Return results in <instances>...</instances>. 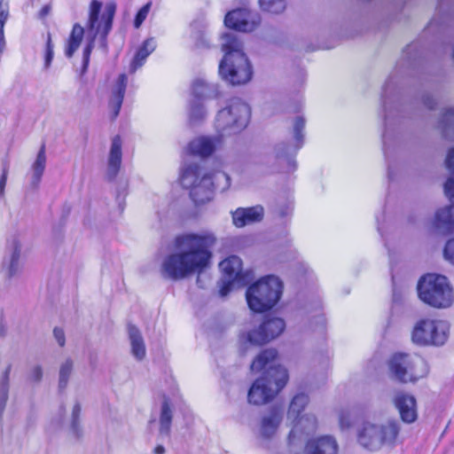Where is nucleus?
I'll list each match as a JSON object with an SVG mask.
<instances>
[{
    "label": "nucleus",
    "mask_w": 454,
    "mask_h": 454,
    "mask_svg": "<svg viewBox=\"0 0 454 454\" xmlns=\"http://www.w3.org/2000/svg\"><path fill=\"white\" fill-rule=\"evenodd\" d=\"M216 238L210 231L184 233L175 239L176 250L167 255L161 263V275L171 280H181L200 274L210 263V248Z\"/></svg>",
    "instance_id": "obj_1"
},
{
    "label": "nucleus",
    "mask_w": 454,
    "mask_h": 454,
    "mask_svg": "<svg viewBox=\"0 0 454 454\" xmlns=\"http://www.w3.org/2000/svg\"><path fill=\"white\" fill-rule=\"evenodd\" d=\"M127 82L128 78L126 74H121L112 87L109 105L113 111L114 117H116L121 110L126 91Z\"/></svg>",
    "instance_id": "obj_24"
},
{
    "label": "nucleus",
    "mask_w": 454,
    "mask_h": 454,
    "mask_svg": "<svg viewBox=\"0 0 454 454\" xmlns=\"http://www.w3.org/2000/svg\"><path fill=\"white\" fill-rule=\"evenodd\" d=\"M295 420L288 435V444L294 452L302 448L305 439L315 433L317 427V421L313 414L302 415Z\"/></svg>",
    "instance_id": "obj_16"
},
{
    "label": "nucleus",
    "mask_w": 454,
    "mask_h": 454,
    "mask_svg": "<svg viewBox=\"0 0 454 454\" xmlns=\"http://www.w3.org/2000/svg\"><path fill=\"white\" fill-rule=\"evenodd\" d=\"M309 403V396L304 393L297 394L291 401L288 419H296Z\"/></svg>",
    "instance_id": "obj_31"
},
{
    "label": "nucleus",
    "mask_w": 454,
    "mask_h": 454,
    "mask_svg": "<svg viewBox=\"0 0 454 454\" xmlns=\"http://www.w3.org/2000/svg\"><path fill=\"white\" fill-rule=\"evenodd\" d=\"M285 328L286 323L282 318H267L259 327L242 333L240 335V340L252 345H263L278 337L284 332Z\"/></svg>",
    "instance_id": "obj_13"
},
{
    "label": "nucleus",
    "mask_w": 454,
    "mask_h": 454,
    "mask_svg": "<svg viewBox=\"0 0 454 454\" xmlns=\"http://www.w3.org/2000/svg\"><path fill=\"white\" fill-rule=\"evenodd\" d=\"M49 12V7L48 6H44L42 10H41V16H44V15H47Z\"/></svg>",
    "instance_id": "obj_48"
},
{
    "label": "nucleus",
    "mask_w": 454,
    "mask_h": 454,
    "mask_svg": "<svg viewBox=\"0 0 454 454\" xmlns=\"http://www.w3.org/2000/svg\"><path fill=\"white\" fill-rule=\"evenodd\" d=\"M450 325L446 321L423 318L415 323L411 330V341L421 347H440L449 338Z\"/></svg>",
    "instance_id": "obj_11"
},
{
    "label": "nucleus",
    "mask_w": 454,
    "mask_h": 454,
    "mask_svg": "<svg viewBox=\"0 0 454 454\" xmlns=\"http://www.w3.org/2000/svg\"><path fill=\"white\" fill-rule=\"evenodd\" d=\"M12 365L9 364L3 372L0 383V413L4 411L6 402L8 400L9 393V376L11 373Z\"/></svg>",
    "instance_id": "obj_33"
},
{
    "label": "nucleus",
    "mask_w": 454,
    "mask_h": 454,
    "mask_svg": "<svg viewBox=\"0 0 454 454\" xmlns=\"http://www.w3.org/2000/svg\"><path fill=\"white\" fill-rule=\"evenodd\" d=\"M283 293V282L274 275L261 278L251 285L246 293L249 309L262 313L272 309L280 300Z\"/></svg>",
    "instance_id": "obj_6"
},
{
    "label": "nucleus",
    "mask_w": 454,
    "mask_h": 454,
    "mask_svg": "<svg viewBox=\"0 0 454 454\" xmlns=\"http://www.w3.org/2000/svg\"><path fill=\"white\" fill-rule=\"evenodd\" d=\"M224 56L219 64L221 77L232 85L244 84L252 77L251 64L243 51V45L234 33H226L222 37Z\"/></svg>",
    "instance_id": "obj_4"
},
{
    "label": "nucleus",
    "mask_w": 454,
    "mask_h": 454,
    "mask_svg": "<svg viewBox=\"0 0 454 454\" xmlns=\"http://www.w3.org/2000/svg\"><path fill=\"white\" fill-rule=\"evenodd\" d=\"M156 41L151 37L144 41L129 66V72L135 73L145 62L147 57L156 49Z\"/></svg>",
    "instance_id": "obj_27"
},
{
    "label": "nucleus",
    "mask_w": 454,
    "mask_h": 454,
    "mask_svg": "<svg viewBox=\"0 0 454 454\" xmlns=\"http://www.w3.org/2000/svg\"><path fill=\"white\" fill-rule=\"evenodd\" d=\"M249 118V106L240 98H234L229 100L225 107L218 111L215 128L222 137L235 135L247 126Z\"/></svg>",
    "instance_id": "obj_8"
},
{
    "label": "nucleus",
    "mask_w": 454,
    "mask_h": 454,
    "mask_svg": "<svg viewBox=\"0 0 454 454\" xmlns=\"http://www.w3.org/2000/svg\"><path fill=\"white\" fill-rule=\"evenodd\" d=\"M53 59V44L51 42V35H47L46 51L44 56V68L48 69Z\"/></svg>",
    "instance_id": "obj_42"
},
{
    "label": "nucleus",
    "mask_w": 454,
    "mask_h": 454,
    "mask_svg": "<svg viewBox=\"0 0 454 454\" xmlns=\"http://www.w3.org/2000/svg\"><path fill=\"white\" fill-rule=\"evenodd\" d=\"M444 258L450 263L454 264V239H450L444 248Z\"/></svg>",
    "instance_id": "obj_43"
},
{
    "label": "nucleus",
    "mask_w": 454,
    "mask_h": 454,
    "mask_svg": "<svg viewBox=\"0 0 454 454\" xmlns=\"http://www.w3.org/2000/svg\"><path fill=\"white\" fill-rule=\"evenodd\" d=\"M440 127L446 136L450 132L454 133V108L445 111L440 121Z\"/></svg>",
    "instance_id": "obj_37"
},
{
    "label": "nucleus",
    "mask_w": 454,
    "mask_h": 454,
    "mask_svg": "<svg viewBox=\"0 0 454 454\" xmlns=\"http://www.w3.org/2000/svg\"><path fill=\"white\" fill-rule=\"evenodd\" d=\"M101 7L102 4L98 0H93L90 5L89 21L87 25V37L89 39V43L83 50L84 68H86L89 64L90 55L94 47V41L96 37L100 36L105 40L112 28L116 9L115 4H107L106 13H104L99 19L98 15Z\"/></svg>",
    "instance_id": "obj_9"
},
{
    "label": "nucleus",
    "mask_w": 454,
    "mask_h": 454,
    "mask_svg": "<svg viewBox=\"0 0 454 454\" xmlns=\"http://www.w3.org/2000/svg\"><path fill=\"white\" fill-rule=\"evenodd\" d=\"M74 362L72 359H66L59 367V388L60 390L66 389L67 387L69 379L73 372Z\"/></svg>",
    "instance_id": "obj_32"
},
{
    "label": "nucleus",
    "mask_w": 454,
    "mask_h": 454,
    "mask_svg": "<svg viewBox=\"0 0 454 454\" xmlns=\"http://www.w3.org/2000/svg\"><path fill=\"white\" fill-rule=\"evenodd\" d=\"M53 335H54V338L57 340L58 344L60 347H63L65 345V341H66L64 331L60 328L56 327L53 330Z\"/></svg>",
    "instance_id": "obj_44"
},
{
    "label": "nucleus",
    "mask_w": 454,
    "mask_h": 454,
    "mask_svg": "<svg viewBox=\"0 0 454 454\" xmlns=\"http://www.w3.org/2000/svg\"><path fill=\"white\" fill-rule=\"evenodd\" d=\"M232 223L238 228L261 222L264 210L262 206L239 207L232 213Z\"/></svg>",
    "instance_id": "obj_18"
},
{
    "label": "nucleus",
    "mask_w": 454,
    "mask_h": 454,
    "mask_svg": "<svg viewBox=\"0 0 454 454\" xmlns=\"http://www.w3.org/2000/svg\"><path fill=\"white\" fill-rule=\"evenodd\" d=\"M84 35V28L79 24H75L73 27L67 47L66 49V55L71 58L75 51L79 48L81 42Z\"/></svg>",
    "instance_id": "obj_30"
},
{
    "label": "nucleus",
    "mask_w": 454,
    "mask_h": 454,
    "mask_svg": "<svg viewBox=\"0 0 454 454\" xmlns=\"http://www.w3.org/2000/svg\"><path fill=\"white\" fill-rule=\"evenodd\" d=\"M121 140L119 137H114L107 159L106 177L108 180H114L117 176L121 165Z\"/></svg>",
    "instance_id": "obj_21"
},
{
    "label": "nucleus",
    "mask_w": 454,
    "mask_h": 454,
    "mask_svg": "<svg viewBox=\"0 0 454 454\" xmlns=\"http://www.w3.org/2000/svg\"><path fill=\"white\" fill-rule=\"evenodd\" d=\"M23 241L19 234L10 237L7 241L6 253L2 262V270L8 278L17 276L21 271V251Z\"/></svg>",
    "instance_id": "obj_17"
},
{
    "label": "nucleus",
    "mask_w": 454,
    "mask_h": 454,
    "mask_svg": "<svg viewBox=\"0 0 454 454\" xmlns=\"http://www.w3.org/2000/svg\"><path fill=\"white\" fill-rule=\"evenodd\" d=\"M394 403L403 422L412 423L417 419L416 401L412 395L397 393L394 398Z\"/></svg>",
    "instance_id": "obj_20"
},
{
    "label": "nucleus",
    "mask_w": 454,
    "mask_h": 454,
    "mask_svg": "<svg viewBox=\"0 0 454 454\" xmlns=\"http://www.w3.org/2000/svg\"><path fill=\"white\" fill-rule=\"evenodd\" d=\"M192 92L193 98L197 100L214 98L219 94L217 85L209 83L203 78L194 80L192 86Z\"/></svg>",
    "instance_id": "obj_26"
},
{
    "label": "nucleus",
    "mask_w": 454,
    "mask_h": 454,
    "mask_svg": "<svg viewBox=\"0 0 454 454\" xmlns=\"http://www.w3.org/2000/svg\"><path fill=\"white\" fill-rule=\"evenodd\" d=\"M425 104L427 106L428 108H433L434 107V104L431 101L427 100V99L425 101Z\"/></svg>",
    "instance_id": "obj_49"
},
{
    "label": "nucleus",
    "mask_w": 454,
    "mask_h": 454,
    "mask_svg": "<svg viewBox=\"0 0 454 454\" xmlns=\"http://www.w3.org/2000/svg\"><path fill=\"white\" fill-rule=\"evenodd\" d=\"M219 143L218 137H200L189 144V151L194 155L207 157L214 153Z\"/></svg>",
    "instance_id": "obj_23"
},
{
    "label": "nucleus",
    "mask_w": 454,
    "mask_h": 454,
    "mask_svg": "<svg viewBox=\"0 0 454 454\" xmlns=\"http://www.w3.org/2000/svg\"><path fill=\"white\" fill-rule=\"evenodd\" d=\"M338 450L335 438L325 435L309 440L305 446V454H338Z\"/></svg>",
    "instance_id": "obj_19"
},
{
    "label": "nucleus",
    "mask_w": 454,
    "mask_h": 454,
    "mask_svg": "<svg viewBox=\"0 0 454 454\" xmlns=\"http://www.w3.org/2000/svg\"><path fill=\"white\" fill-rule=\"evenodd\" d=\"M305 127V120L298 116L296 117L294 124V136L295 140L297 141V148H300L302 145L303 134L301 133Z\"/></svg>",
    "instance_id": "obj_39"
},
{
    "label": "nucleus",
    "mask_w": 454,
    "mask_h": 454,
    "mask_svg": "<svg viewBox=\"0 0 454 454\" xmlns=\"http://www.w3.org/2000/svg\"><path fill=\"white\" fill-rule=\"evenodd\" d=\"M283 419V411L278 407H272L261 420L260 434L265 438L271 437L279 427Z\"/></svg>",
    "instance_id": "obj_22"
},
{
    "label": "nucleus",
    "mask_w": 454,
    "mask_h": 454,
    "mask_svg": "<svg viewBox=\"0 0 454 454\" xmlns=\"http://www.w3.org/2000/svg\"><path fill=\"white\" fill-rule=\"evenodd\" d=\"M152 7V2L149 1L147 4H145L143 7H141L134 20V27L136 28H139L143 22L145 20V19L148 16V13Z\"/></svg>",
    "instance_id": "obj_40"
},
{
    "label": "nucleus",
    "mask_w": 454,
    "mask_h": 454,
    "mask_svg": "<svg viewBox=\"0 0 454 454\" xmlns=\"http://www.w3.org/2000/svg\"><path fill=\"white\" fill-rule=\"evenodd\" d=\"M9 16L8 0H0V53L4 50L5 41L4 27Z\"/></svg>",
    "instance_id": "obj_36"
},
{
    "label": "nucleus",
    "mask_w": 454,
    "mask_h": 454,
    "mask_svg": "<svg viewBox=\"0 0 454 454\" xmlns=\"http://www.w3.org/2000/svg\"><path fill=\"white\" fill-rule=\"evenodd\" d=\"M444 192L452 205L437 210L430 226L433 231L442 235L454 230V178L447 180Z\"/></svg>",
    "instance_id": "obj_14"
},
{
    "label": "nucleus",
    "mask_w": 454,
    "mask_h": 454,
    "mask_svg": "<svg viewBox=\"0 0 454 454\" xmlns=\"http://www.w3.org/2000/svg\"><path fill=\"white\" fill-rule=\"evenodd\" d=\"M82 407L79 403H75L72 409L71 415V429L74 434L77 437L82 435V427L80 426V415Z\"/></svg>",
    "instance_id": "obj_38"
},
{
    "label": "nucleus",
    "mask_w": 454,
    "mask_h": 454,
    "mask_svg": "<svg viewBox=\"0 0 454 454\" xmlns=\"http://www.w3.org/2000/svg\"><path fill=\"white\" fill-rule=\"evenodd\" d=\"M46 150L45 145H42L39 152L37 153L36 158L30 168V181L29 184L31 188L36 189L41 183L43 175L46 168Z\"/></svg>",
    "instance_id": "obj_25"
},
{
    "label": "nucleus",
    "mask_w": 454,
    "mask_h": 454,
    "mask_svg": "<svg viewBox=\"0 0 454 454\" xmlns=\"http://www.w3.org/2000/svg\"><path fill=\"white\" fill-rule=\"evenodd\" d=\"M129 339L131 346V352L134 357L139 361L145 356V345L139 330L132 325L128 326Z\"/></svg>",
    "instance_id": "obj_28"
},
{
    "label": "nucleus",
    "mask_w": 454,
    "mask_h": 454,
    "mask_svg": "<svg viewBox=\"0 0 454 454\" xmlns=\"http://www.w3.org/2000/svg\"><path fill=\"white\" fill-rule=\"evenodd\" d=\"M277 356L276 349L267 348L252 362L251 371H264V373L252 384L247 394L249 403L265 404L273 400L286 385L289 379L287 370L277 363Z\"/></svg>",
    "instance_id": "obj_2"
},
{
    "label": "nucleus",
    "mask_w": 454,
    "mask_h": 454,
    "mask_svg": "<svg viewBox=\"0 0 454 454\" xmlns=\"http://www.w3.org/2000/svg\"><path fill=\"white\" fill-rule=\"evenodd\" d=\"M154 454H164L165 453V448L162 445H158L153 450Z\"/></svg>",
    "instance_id": "obj_47"
},
{
    "label": "nucleus",
    "mask_w": 454,
    "mask_h": 454,
    "mask_svg": "<svg viewBox=\"0 0 454 454\" xmlns=\"http://www.w3.org/2000/svg\"><path fill=\"white\" fill-rule=\"evenodd\" d=\"M43 375V367L39 364H35L29 369L27 373V380L33 384H38L41 382Z\"/></svg>",
    "instance_id": "obj_41"
},
{
    "label": "nucleus",
    "mask_w": 454,
    "mask_h": 454,
    "mask_svg": "<svg viewBox=\"0 0 454 454\" xmlns=\"http://www.w3.org/2000/svg\"><path fill=\"white\" fill-rule=\"evenodd\" d=\"M400 433L399 422L381 415L368 416L356 428L358 444L368 450L377 451L384 446H393Z\"/></svg>",
    "instance_id": "obj_3"
},
{
    "label": "nucleus",
    "mask_w": 454,
    "mask_h": 454,
    "mask_svg": "<svg viewBox=\"0 0 454 454\" xmlns=\"http://www.w3.org/2000/svg\"><path fill=\"white\" fill-rule=\"evenodd\" d=\"M202 100L192 99L189 109V119L192 123L202 121L206 115L207 111L201 102Z\"/></svg>",
    "instance_id": "obj_35"
},
{
    "label": "nucleus",
    "mask_w": 454,
    "mask_h": 454,
    "mask_svg": "<svg viewBox=\"0 0 454 454\" xmlns=\"http://www.w3.org/2000/svg\"><path fill=\"white\" fill-rule=\"evenodd\" d=\"M340 424L341 427H348L349 426L348 419H346L343 414L340 416Z\"/></svg>",
    "instance_id": "obj_46"
},
{
    "label": "nucleus",
    "mask_w": 454,
    "mask_h": 454,
    "mask_svg": "<svg viewBox=\"0 0 454 454\" xmlns=\"http://www.w3.org/2000/svg\"><path fill=\"white\" fill-rule=\"evenodd\" d=\"M391 375L400 382H416L428 373V365L424 358L406 353L395 354L388 362Z\"/></svg>",
    "instance_id": "obj_10"
},
{
    "label": "nucleus",
    "mask_w": 454,
    "mask_h": 454,
    "mask_svg": "<svg viewBox=\"0 0 454 454\" xmlns=\"http://www.w3.org/2000/svg\"><path fill=\"white\" fill-rule=\"evenodd\" d=\"M6 181H7V170L4 169L2 176L0 177V196H3L4 194Z\"/></svg>",
    "instance_id": "obj_45"
},
{
    "label": "nucleus",
    "mask_w": 454,
    "mask_h": 454,
    "mask_svg": "<svg viewBox=\"0 0 454 454\" xmlns=\"http://www.w3.org/2000/svg\"><path fill=\"white\" fill-rule=\"evenodd\" d=\"M223 277L220 282V295L224 297L231 290L248 284L254 274L251 270H242V262L239 257L231 255L219 263Z\"/></svg>",
    "instance_id": "obj_12"
},
{
    "label": "nucleus",
    "mask_w": 454,
    "mask_h": 454,
    "mask_svg": "<svg viewBox=\"0 0 454 454\" xmlns=\"http://www.w3.org/2000/svg\"><path fill=\"white\" fill-rule=\"evenodd\" d=\"M260 23V15L247 8L232 10L224 18L226 27L244 33L254 31L259 27Z\"/></svg>",
    "instance_id": "obj_15"
},
{
    "label": "nucleus",
    "mask_w": 454,
    "mask_h": 454,
    "mask_svg": "<svg viewBox=\"0 0 454 454\" xmlns=\"http://www.w3.org/2000/svg\"><path fill=\"white\" fill-rule=\"evenodd\" d=\"M181 184L190 191V196L196 204H204L212 200L214 188L220 181H224L223 190L230 186V177L223 172L210 175L197 163L184 167L181 174Z\"/></svg>",
    "instance_id": "obj_5"
},
{
    "label": "nucleus",
    "mask_w": 454,
    "mask_h": 454,
    "mask_svg": "<svg viewBox=\"0 0 454 454\" xmlns=\"http://www.w3.org/2000/svg\"><path fill=\"white\" fill-rule=\"evenodd\" d=\"M419 299L427 305L445 309L451 306L454 294L446 277L438 274H427L418 283Z\"/></svg>",
    "instance_id": "obj_7"
},
{
    "label": "nucleus",
    "mask_w": 454,
    "mask_h": 454,
    "mask_svg": "<svg viewBox=\"0 0 454 454\" xmlns=\"http://www.w3.org/2000/svg\"><path fill=\"white\" fill-rule=\"evenodd\" d=\"M260 8L266 12L278 14L285 11L286 0H258Z\"/></svg>",
    "instance_id": "obj_34"
},
{
    "label": "nucleus",
    "mask_w": 454,
    "mask_h": 454,
    "mask_svg": "<svg viewBox=\"0 0 454 454\" xmlns=\"http://www.w3.org/2000/svg\"><path fill=\"white\" fill-rule=\"evenodd\" d=\"M173 419V411L168 398H164L160 407V428L159 432L161 435L168 436L170 434L171 424Z\"/></svg>",
    "instance_id": "obj_29"
}]
</instances>
